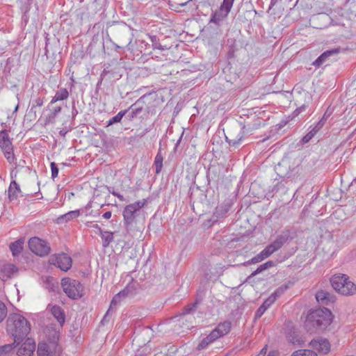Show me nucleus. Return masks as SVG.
Wrapping results in <instances>:
<instances>
[{"label":"nucleus","mask_w":356,"mask_h":356,"mask_svg":"<svg viewBox=\"0 0 356 356\" xmlns=\"http://www.w3.org/2000/svg\"><path fill=\"white\" fill-rule=\"evenodd\" d=\"M268 346L266 345L259 353V354H261V356H265L267 352Z\"/></svg>","instance_id":"052dcab7"},{"label":"nucleus","mask_w":356,"mask_h":356,"mask_svg":"<svg viewBox=\"0 0 356 356\" xmlns=\"http://www.w3.org/2000/svg\"><path fill=\"white\" fill-rule=\"evenodd\" d=\"M52 350L47 343H39L37 350L38 356H52Z\"/></svg>","instance_id":"b1692460"},{"label":"nucleus","mask_w":356,"mask_h":356,"mask_svg":"<svg viewBox=\"0 0 356 356\" xmlns=\"http://www.w3.org/2000/svg\"><path fill=\"white\" fill-rule=\"evenodd\" d=\"M288 289V286L286 284L282 285L280 287H278L272 294V296H275V300H277V298L280 297L286 291V290Z\"/></svg>","instance_id":"f704fd0d"},{"label":"nucleus","mask_w":356,"mask_h":356,"mask_svg":"<svg viewBox=\"0 0 356 356\" xmlns=\"http://www.w3.org/2000/svg\"><path fill=\"white\" fill-rule=\"evenodd\" d=\"M8 145H11L8 134L6 130L1 131L0 132V147L1 148Z\"/></svg>","instance_id":"2f4dec72"},{"label":"nucleus","mask_w":356,"mask_h":356,"mask_svg":"<svg viewBox=\"0 0 356 356\" xmlns=\"http://www.w3.org/2000/svg\"><path fill=\"white\" fill-rule=\"evenodd\" d=\"M131 292V290L129 286L125 287L122 291H120L117 293L118 296H120L121 299L126 298L129 293Z\"/></svg>","instance_id":"49530a36"},{"label":"nucleus","mask_w":356,"mask_h":356,"mask_svg":"<svg viewBox=\"0 0 356 356\" xmlns=\"http://www.w3.org/2000/svg\"><path fill=\"white\" fill-rule=\"evenodd\" d=\"M113 309L110 308L108 309V311L106 312V314L104 315V318H102L101 323L102 324H105L106 323H108L110 320V312L112 311Z\"/></svg>","instance_id":"3c124183"},{"label":"nucleus","mask_w":356,"mask_h":356,"mask_svg":"<svg viewBox=\"0 0 356 356\" xmlns=\"http://www.w3.org/2000/svg\"><path fill=\"white\" fill-rule=\"evenodd\" d=\"M332 112L329 111L328 110H327L325 111V113H324L323 116L322 117L321 119H324V122H325V121L327 120V119L330 116Z\"/></svg>","instance_id":"4d7b16f0"},{"label":"nucleus","mask_w":356,"mask_h":356,"mask_svg":"<svg viewBox=\"0 0 356 356\" xmlns=\"http://www.w3.org/2000/svg\"><path fill=\"white\" fill-rule=\"evenodd\" d=\"M1 149L3 151V153H5L6 152H10L11 150H13L12 144L11 145H5L3 147H1Z\"/></svg>","instance_id":"6e6d98bb"},{"label":"nucleus","mask_w":356,"mask_h":356,"mask_svg":"<svg viewBox=\"0 0 356 356\" xmlns=\"http://www.w3.org/2000/svg\"><path fill=\"white\" fill-rule=\"evenodd\" d=\"M287 339L289 341L293 344L299 343L298 334L295 332H292L291 330L290 332L287 334Z\"/></svg>","instance_id":"e433bc0d"},{"label":"nucleus","mask_w":356,"mask_h":356,"mask_svg":"<svg viewBox=\"0 0 356 356\" xmlns=\"http://www.w3.org/2000/svg\"><path fill=\"white\" fill-rule=\"evenodd\" d=\"M99 234L102 239V245L106 248L113 241V233L111 232L104 231L99 228Z\"/></svg>","instance_id":"5701e85b"},{"label":"nucleus","mask_w":356,"mask_h":356,"mask_svg":"<svg viewBox=\"0 0 356 356\" xmlns=\"http://www.w3.org/2000/svg\"><path fill=\"white\" fill-rule=\"evenodd\" d=\"M266 309H265V307L264 306H262L261 305L258 309L257 310L256 312V314H255V317L256 318H260L263 314L266 312Z\"/></svg>","instance_id":"8fccbe9b"},{"label":"nucleus","mask_w":356,"mask_h":356,"mask_svg":"<svg viewBox=\"0 0 356 356\" xmlns=\"http://www.w3.org/2000/svg\"><path fill=\"white\" fill-rule=\"evenodd\" d=\"M69 96V92L66 88H60L58 90L53 99L51 101V104H54L58 101H62L66 99Z\"/></svg>","instance_id":"cd10ccee"},{"label":"nucleus","mask_w":356,"mask_h":356,"mask_svg":"<svg viewBox=\"0 0 356 356\" xmlns=\"http://www.w3.org/2000/svg\"><path fill=\"white\" fill-rule=\"evenodd\" d=\"M61 286L63 291L71 299L76 300L83 296V286L78 280L65 277L61 280Z\"/></svg>","instance_id":"20e7f679"},{"label":"nucleus","mask_w":356,"mask_h":356,"mask_svg":"<svg viewBox=\"0 0 356 356\" xmlns=\"http://www.w3.org/2000/svg\"><path fill=\"white\" fill-rule=\"evenodd\" d=\"M218 339V337H217V335H216V332H213L212 331L209 335H207L201 341V342L198 344L197 348L198 350L205 349L210 343H211Z\"/></svg>","instance_id":"412c9836"},{"label":"nucleus","mask_w":356,"mask_h":356,"mask_svg":"<svg viewBox=\"0 0 356 356\" xmlns=\"http://www.w3.org/2000/svg\"><path fill=\"white\" fill-rule=\"evenodd\" d=\"M163 160V157L161 154V149L160 148L155 156L154 162V165L155 166L156 174L160 173L162 170Z\"/></svg>","instance_id":"c85d7f7f"},{"label":"nucleus","mask_w":356,"mask_h":356,"mask_svg":"<svg viewBox=\"0 0 356 356\" xmlns=\"http://www.w3.org/2000/svg\"><path fill=\"white\" fill-rule=\"evenodd\" d=\"M232 323L229 321H224L218 324V325L213 330V332H216V335L218 338L227 334L231 329Z\"/></svg>","instance_id":"a211bd4d"},{"label":"nucleus","mask_w":356,"mask_h":356,"mask_svg":"<svg viewBox=\"0 0 356 356\" xmlns=\"http://www.w3.org/2000/svg\"><path fill=\"white\" fill-rule=\"evenodd\" d=\"M334 296L327 291L321 290L316 294V299L318 303L328 305L334 302Z\"/></svg>","instance_id":"dca6fc26"},{"label":"nucleus","mask_w":356,"mask_h":356,"mask_svg":"<svg viewBox=\"0 0 356 356\" xmlns=\"http://www.w3.org/2000/svg\"><path fill=\"white\" fill-rule=\"evenodd\" d=\"M333 289L343 296H353L356 293V285L344 274L334 275L330 279Z\"/></svg>","instance_id":"f03ea898"},{"label":"nucleus","mask_w":356,"mask_h":356,"mask_svg":"<svg viewBox=\"0 0 356 356\" xmlns=\"http://www.w3.org/2000/svg\"><path fill=\"white\" fill-rule=\"evenodd\" d=\"M275 171L280 177L293 179L298 173L299 168L298 166L291 167L290 160L283 159L275 166Z\"/></svg>","instance_id":"423d86ee"},{"label":"nucleus","mask_w":356,"mask_h":356,"mask_svg":"<svg viewBox=\"0 0 356 356\" xmlns=\"http://www.w3.org/2000/svg\"><path fill=\"white\" fill-rule=\"evenodd\" d=\"M305 109V105H302V106L296 108L293 114L294 116H297L298 115H299L302 111H304Z\"/></svg>","instance_id":"5fc2aeb1"},{"label":"nucleus","mask_w":356,"mask_h":356,"mask_svg":"<svg viewBox=\"0 0 356 356\" xmlns=\"http://www.w3.org/2000/svg\"><path fill=\"white\" fill-rule=\"evenodd\" d=\"M278 353L277 351L273 350L270 351L268 354V356H277Z\"/></svg>","instance_id":"338daca9"},{"label":"nucleus","mask_w":356,"mask_h":356,"mask_svg":"<svg viewBox=\"0 0 356 356\" xmlns=\"http://www.w3.org/2000/svg\"><path fill=\"white\" fill-rule=\"evenodd\" d=\"M43 104V100L41 98H37L34 101V104L31 107V110H33L35 106H42Z\"/></svg>","instance_id":"603ef678"},{"label":"nucleus","mask_w":356,"mask_h":356,"mask_svg":"<svg viewBox=\"0 0 356 356\" xmlns=\"http://www.w3.org/2000/svg\"><path fill=\"white\" fill-rule=\"evenodd\" d=\"M80 213L79 210L71 211L64 215L59 216L57 218L58 223H63V222H67L72 219L77 218Z\"/></svg>","instance_id":"393cba45"},{"label":"nucleus","mask_w":356,"mask_h":356,"mask_svg":"<svg viewBox=\"0 0 356 356\" xmlns=\"http://www.w3.org/2000/svg\"><path fill=\"white\" fill-rule=\"evenodd\" d=\"M122 299L120 296L117 294L115 295L111 302L110 308L113 309V307H116L120 302Z\"/></svg>","instance_id":"a18cd8bd"},{"label":"nucleus","mask_w":356,"mask_h":356,"mask_svg":"<svg viewBox=\"0 0 356 356\" xmlns=\"http://www.w3.org/2000/svg\"><path fill=\"white\" fill-rule=\"evenodd\" d=\"M14 343L10 344H6L0 347V356H6L10 353L14 348Z\"/></svg>","instance_id":"72a5a7b5"},{"label":"nucleus","mask_w":356,"mask_h":356,"mask_svg":"<svg viewBox=\"0 0 356 356\" xmlns=\"http://www.w3.org/2000/svg\"><path fill=\"white\" fill-rule=\"evenodd\" d=\"M51 170V177L53 179L56 178L58 174V168L56 163L51 162L50 164Z\"/></svg>","instance_id":"c03bdc74"},{"label":"nucleus","mask_w":356,"mask_h":356,"mask_svg":"<svg viewBox=\"0 0 356 356\" xmlns=\"http://www.w3.org/2000/svg\"><path fill=\"white\" fill-rule=\"evenodd\" d=\"M202 300V299L200 297H197L195 301L193 303L189 304L184 307L181 314V316L190 314L195 312L201 303Z\"/></svg>","instance_id":"4be33fe9"},{"label":"nucleus","mask_w":356,"mask_h":356,"mask_svg":"<svg viewBox=\"0 0 356 356\" xmlns=\"http://www.w3.org/2000/svg\"><path fill=\"white\" fill-rule=\"evenodd\" d=\"M128 117H129V120H132L133 118L137 117V115L135 114L134 111L131 110V111L128 114Z\"/></svg>","instance_id":"bf43d9fd"},{"label":"nucleus","mask_w":356,"mask_h":356,"mask_svg":"<svg viewBox=\"0 0 356 356\" xmlns=\"http://www.w3.org/2000/svg\"><path fill=\"white\" fill-rule=\"evenodd\" d=\"M316 134L315 133L314 131H312V129L309 132L307 133L302 138V143L303 144H305V143H307L308 142L310 141V140L316 135Z\"/></svg>","instance_id":"a19ab883"},{"label":"nucleus","mask_w":356,"mask_h":356,"mask_svg":"<svg viewBox=\"0 0 356 356\" xmlns=\"http://www.w3.org/2000/svg\"><path fill=\"white\" fill-rule=\"evenodd\" d=\"M325 124L324 119H321L316 126L312 129V131H314L316 134Z\"/></svg>","instance_id":"09e8293b"},{"label":"nucleus","mask_w":356,"mask_h":356,"mask_svg":"<svg viewBox=\"0 0 356 356\" xmlns=\"http://www.w3.org/2000/svg\"><path fill=\"white\" fill-rule=\"evenodd\" d=\"M245 127L241 124H236L225 135L226 141L229 145L236 146L238 145L244 137L245 132Z\"/></svg>","instance_id":"0eeeda50"},{"label":"nucleus","mask_w":356,"mask_h":356,"mask_svg":"<svg viewBox=\"0 0 356 356\" xmlns=\"http://www.w3.org/2000/svg\"><path fill=\"white\" fill-rule=\"evenodd\" d=\"M24 243V238H20L10 244L9 248L13 257H17L21 254L22 251L23 250Z\"/></svg>","instance_id":"6ab92c4d"},{"label":"nucleus","mask_w":356,"mask_h":356,"mask_svg":"<svg viewBox=\"0 0 356 356\" xmlns=\"http://www.w3.org/2000/svg\"><path fill=\"white\" fill-rule=\"evenodd\" d=\"M331 312L323 307L312 311L307 316L308 322L318 330H324L332 323Z\"/></svg>","instance_id":"7ed1b4c3"},{"label":"nucleus","mask_w":356,"mask_h":356,"mask_svg":"<svg viewBox=\"0 0 356 356\" xmlns=\"http://www.w3.org/2000/svg\"><path fill=\"white\" fill-rule=\"evenodd\" d=\"M128 112L127 110L121 111H120L116 115L111 118L108 122H107V127L111 126L113 124L120 122L122 118L126 115V113Z\"/></svg>","instance_id":"7c9ffc66"},{"label":"nucleus","mask_w":356,"mask_h":356,"mask_svg":"<svg viewBox=\"0 0 356 356\" xmlns=\"http://www.w3.org/2000/svg\"><path fill=\"white\" fill-rule=\"evenodd\" d=\"M149 38L151 40V42L152 43V45L154 49H160V50L164 49V48L160 44L159 40L156 35H149Z\"/></svg>","instance_id":"c9c22d12"},{"label":"nucleus","mask_w":356,"mask_h":356,"mask_svg":"<svg viewBox=\"0 0 356 356\" xmlns=\"http://www.w3.org/2000/svg\"><path fill=\"white\" fill-rule=\"evenodd\" d=\"M35 349V341L28 338L17 350L18 356H32Z\"/></svg>","instance_id":"9b49d317"},{"label":"nucleus","mask_w":356,"mask_h":356,"mask_svg":"<svg viewBox=\"0 0 356 356\" xmlns=\"http://www.w3.org/2000/svg\"><path fill=\"white\" fill-rule=\"evenodd\" d=\"M72 116H73V117H74L75 115H77V113H78L77 110H76V109L75 108V107H74V102H73V107H72Z\"/></svg>","instance_id":"69168bd1"},{"label":"nucleus","mask_w":356,"mask_h":356,"mask_svg":"<svg viewBox=\"0 0 356 356\" xmlns=\"http://www.w3.org/2000/svg\"><path fill=\"white\" fill-rule=\"evenodd\" d=\"M275 266V263L272 261H268L267 262L260 265L254 271H253L250 276L247 277L246 281H248L254 276L257 275V274H259L260 273L263 272L264 270L268 269L273 266Z\"/></svg>","instance_id":"a878e982"},{"label":"nucleus","mask_w":356,"mask_h":356,"mask_svg":"<svg viewBox=\"0 0 356 356\" xmlns=\"http://www.w3.org/2000/svg\"><path fill=\"white\" fill-rule=\"evenodd\" d=\"M234 0H223L222 3L220 6V10L216 11L211 15L210 22H213L216 24L219 23L225 18L231 10Z\"/></svg>","instance_id":"1a4fd4ad"},{"label":"nucleus","mask_w":356,"mask_h":356,"mask_svg":"<svg viewBox=\"0 0 356 356\" xmlns=\"http://www.w3.org/2000/svg\"><path fill=\"white\" fill-rule=\"evenodd\" d=\"M67 134V131H65L64 129H62L59 131V134L62 136H65Z\"/></svg>","instance_id":"774afa93"},{"label":"nucleus","mask_w":356,"mask_h":356,"mask_svg":"<svg viewBox=\"0 0 356 356\" xmlns=\"http://www.w3.org/2000/svg\"><path fill=\"white\" fill-rule=\"evenodd\" d=\"M120 39L119 42L127 47L128 50H130V44L132 41V35H131L130 32L127 29H122L118 31Z\"/></svg>","instance_id":"f3484780"},{"label":"nucleus","mask_w":356,"mask_h":356,"mask_svg":"<svg viewBox=\"0 0 356 356\" xmlns=\"http://www.w3.org/2000/svg\"><path fill=\"white\" fill-rule=\"evenodd\" d=\"M147 202L145 199L142 201H137L125 207L123 211V218L125 227L129 232L133 222L135 220L137 213L143 208Z\"/></svg>","instance_id":"39448f33"},{"label":"nucleus","mask_w":356,"mask_h":356,"mask_svg":"<svg viewBox=\"0 0 356 356\" xmlns=\"http://www.w3.org/2000/svg\"><path fill=\"white\" fill-rule=\"evenodd\" d=\"M290 240V236L288 233H284L277 236L275 240L271 243L270 247L276 252L280 249L284 243Z\"/></svg>","instance_id":"2eb2a0df"},{"label":"nucleus","mask_w":356,"mask_h":356,"mask_svg":"<svg viewBox=\"0 0 356 356\" xmlns=\"http://www.w3.org/2000/svg\"><path fill=\"white\" fill-rule=\"evenodd\" d=\"M275 296H272L271 295L263 302L262 306L265 307V309H267L275 301Z\"/></svg>","instance_id":"79ce46f5"},{"label":"nucleus","mask_w":356,"mask_h":356,"mask_svg":"<svg viewBox=\"0 0 356 356\" xmlns=\"http://www.w3.org/2000/svg\"><path fill=\"white\" fill-rule=\"evenodd\" d=\"M61 107L60 106H56L55 107L52 111L51 113L49 115L47 120L49 121H51V120H54L56 116L61 111Z\"/></svg>","instance_id":"37998d69"},{"label":"nucleus","mask_w":356,"mask_h":356,"mask_svg":"<svg viewBox=\"0 0 356 356\" xmlns=\"http://www.w3.org/2000/svg\"><path fill=\"white\" fill-rule=\"evenodd\" d=\"M51 313L58 322L63 325L65 323V316L63 309L58 305H54L51 309Z\"/></svg>","instance_id":"aec40b11"},{"label":"nucleus","mask_w":356,"mask_h":356,"mask_svg":"<svg viewBox=\"0 0 356 356\" xmlns=\"http://www.w3.org/2000/svg\"><path fill=\"white\" fill-rule=\"evenodd\" d=\"M260 261H261V259H260L259 256L258 254H257L255 257H254L251 259L243 263L242 265L244 266H248L251 264H257Z\"/></svg>","instance_id":"ea45409f"},{"label":"nucleus","mask_w":356,"mask_h":356,"mask_svg":"<svg viewBox=\"0 0 356 356\" xmlns=\"http://www.w3.org/2000/svg\"><path fill=\"white\" fill-rule=\"evenodd\" d=\"M264 251L265 252L268 257L270 256L273 252H275L269 245L264 249Z\"/></svg>","instance_id":"864d4df0"},{"label":"nucleus","mask_w":356,"mask_h":356,"mask_svg":"<svg viewBox=\"0 0 356 356\" xmlns=\"http://www.w3.org/2000/svg\"><path fill=\"white\" fill-rule=\"evenodd\" d=\"M339 52V49H332L330 50H327L321 54L313 63L312 65L316 67H321L326 60V59L334 55L337 54Z\"/></svg>","instance_id":"4468645a"},{"label":"nucleus","mask_w":356,"mask_h":356,"mask_svg":"<svg viewBox=\"0 0 356 356\" xmlns=\"http://www.w3.org/2000/svg\"><path fill=\"white\" fill-rule=\"evenodd\" d=\"M56 262L60 269L67 271L72 266V260L67 254L62 253L56 256Z\"/></svg>","instance_id":"f8f14e48"},{"label":"nucleus","mask_w":356,"mask_h":356,"mask_svg":"<svg viewBox=\"0 0 356 356\" xmlns=\"http://www.w3.org/2000/svg\"><path fill=\"white\" fill-rule=\"evenodd\" d=\"M19 184L15 181H12L8 188V197L10 200L17 198V193H20Z\"/></svg>","instance_id":"bb28decb"},{"label":"nucleus","mask_w":356,"mask_h":356,"mask_svg":"<svg viewBox=\"0 0 356 356\" xmlns=\"http://www.w3.org/2000/svg\"><path fill=\"white\" fill-rule=\"evenodd\" d=\"M7 307L6 305L0 301V323L6 318L7 316Z\"/></svg>","instance_id":"58836bf2"},{"label":"nucleus","mask_w":356,"mask_h":356,"mask_svg":"<svg viewBox=\"0 0 356 356\" xmlns=\"http://www.w3.org/2000/svg\"><path fill=\"white\" fill-rule=\"evenodd\" d=\"M258 255L259 256L261 261L268 258V257H267L266 254L265 253V252L264 251V250L259 254H258Z\"/></svg>","instance_id":"13d9d810"},{"label":"nucleus","mask_w":356,"mask_h":356,"mask_svg":"<svg viewBox=\"0 0 356 356\" xmlns=\"http://www.w3.org/2000/svg\"><path fill=\"white\" fill-rule=\"evenodd\" d=\"M18 270L17 267L14 264H6L1 268L2 273L7 277H10L15 273Z\"/></svg>","instance_id":"c756f323"},{"label":"nucleus","mask_w":356,"mask_h":356,"mask_svg":"<svg viewBox=\"0 0 356 356\" xmlns=\"http://www.w3.org/2000/svg\"><path fill=\"white\" fill-rule=\"evenodd\" d=\"M113 195H115V197H117L119 200H120L122 201L124 200L123 196L121 195L120 194H119L118 193L113 192Z\"/></svg>","instance_id":"0e129e2a"},{"label":"nucleus","mask_w":356,"mask_h":356,"mask_svg":"<svg viewBox=\"0 0 356 356\" xmlns=\"http://www.w3.org/2000/svg\"><path fill=\"white\" fill-rule=\"evenodd\" d=\"M31 325L26 318L18 314H10L7 319V331L14 338V343L22 341L29 333Z\"/></svg>","instance_id":"f257e3e1"},{"label":"nucleus","mask_w":356,"mask_h":356,"mask_svg":"<svg viewBox=\"0 0 356 356\" xmlns=\"http://www.w3.org/2000/svg\"><path fill=\"white\" fill-rule=\"evenodd\" d=\"M310 346L320 353L326 354L330 350V344L327 339L323 337H317L311 341Z\"/></svg>","instance_id":"9d476101"},{"label":"nucleus","mask_w":356,"mask_h":356,"mask_svg":"<svg viewBox=\"0 0 356 356\" xmlns=\"http://www.w3.org/2000/svg\"><path fill=\"white\" fill-rule=\"evenodd\" d=\"M28 245L32 252L40 257L46 256L50 252V248L47 245L46 241L38 237L30 238Z\"/></svg>","instance_id":"6e6552de"},{"label":"nucleus","mask_w":356,"mask_h":356,"mask_svg":"<svg viewBox=\"0 0 356 356\" xmlns=\"http://www.w3.org/2000/svg\"><path fill=\"white\" fill-rule=\"evenodd\" d=\"M294 356H317V354L311 350H298L294 352Z\"/></svg>","instance_id":"473e14b6"},{"label":"nucleus","mask_w":356,"mask_h":356,"mask_svg":"<svg viewBox=\"0 0 356 356\" xmlns=\"http://www.w3.org/2000/svg\"><path fill=\"white\" fill-rule=\"evenodd\" d=\"M111 211H106L105 212L104 214H103V217L105 218V219H109L111 218Z\"/></svg>","instance_id":"680f3d73"},{"label":"nucleus","mask_w":356,"mask_h":356,"mask_svg":"<svg viewBox=\"0 0 356 356\" xmlns=\"http://www.w3.org/2000/svg\"><path fill=\"white\" fill-rule=\"evenodd\" d=\"M140 99H138L135 104H132L129 108V110L134 111L135 114H136L137 116L142 112V111L143 109V106H138L140 104Z\"/></svg>","instance_id":"4c0bfd02"},{"label":"nucleus","mask_w":356,"mask_h":356,"mask_svg":"<svg viewBox=\"0 0 356 356\" xmlns=\"http://www.w3.org/2000/svg\"><path fill=\"white\" fill-rule=\"evenodd\" d=\"M4 155L9 163H11L14 162L15 158L13 154V150H11L10 152H6Z\"/></svg>","instance_id":"de8ad7c7"},{"label":"nucleus","mask_w":356,"mask_h":356,"mask_svg":"<svg viewBox=\"0 0 356 356\" xmlns=\"http://www.w3.org/2000/svg\"><path fill=\"white\" fill-rule=\"evenodd\" d=\"M150 128H146L145 130H143L139 135L138 136L140 137H143L147 133H148L149 131H150Z\"/></svg>","instance_id":"e2e57ef3"},{"label":"nucleus","mask_w":356,"mask_h":356,"mask_svg":"<svg viewBox=\"0 0 356 356\" xmlns=\"http://www.w3.org/2000/svg\"><path fill=\"white\" fill-rule=\"evenodd\" d=\"M231 206L232 204L229 200H225L221 204H218L213 215V220H217L218 218H223L230 209Z\"/></svg>","instance_id":"ddd939ff"}]
</instances>
